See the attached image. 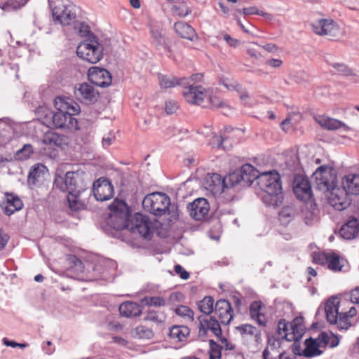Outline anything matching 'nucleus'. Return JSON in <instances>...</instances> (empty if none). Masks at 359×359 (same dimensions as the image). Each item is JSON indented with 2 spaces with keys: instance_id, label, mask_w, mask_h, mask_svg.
Listing matches in <instances>:
<instances>
[{
  "instance_id": "obj_1",
  "label": "nucleus",
  "mask_w": 359,
  "mask_h": 359,
  "mask_svg": "<svg viewBox=\"0 0 359 359\" xmlns=\"http://www.w3.org/2000/svg\"><path fill=\"white\" fill-rule=\"evenodd\" d=\"M242 175L243 186H250L255 180L264 194L262 202L266 206L273 208L280 205L283 201L280 176L277 171L264 172L260 173L250 164H245L240 169Z\"/></svg>"
},
{
  "instance_id": "obj_2",
  "label": "nucleus",
  "mask_w": 359,
  "mask_h": 359,
  "mask_svg": "<svg viewBox=\"0 0 359 359\" xmlns=\"http://www.w3.org/2000/svg\"><path fill=\"white\" fill-rule=\"evenodd\" d=\"M111 213L107 224L116 230L128 229L134 233H139L146 240H150L153 236V224L149 217L141 213L135 214L130 220L131 213L126 203L115 199L109 205Z\"/></svg>"
},
{
  "instance_id": "obj_3",
  "label": "nucleus",
  "mask_w": 359,
  "mask_h": 359,
  "mask_svg": "<svg viewBox=\"0 0 359 359\" xmlns=\"http://www.w3.org/2000/svg\"><path fill=\"white\" fill-rule=\"evenodd\" d=\"M54 105L57 111H47L43 118V124L48 128L78 130V121L74 116L80 113V106L68 97H56Z\"/></svg>"
},
{
  "instance_id": "obj_4",
  "label": "nucleus",
  "mask_w": 359,
  "mask_h": 359,
  "mask_svg": "<svg viewBox=\"0 0 359 359\" xmlns=\"http://www.w3.org/2000/svg\"><path fill=\"white\" fill-rule=\"evenodd\" d=\"M83 172L69 171L65 176L56 175L54 187L63 192H67V199L72 210L77 211L83 208L84 204L79 199L80 194L85 190Z\"/></svg>"
},
{
  "instance_id": "obj_5",
  "label": "nucleus",
  "mask_w": 359,
  "mask_h": 359,
  "mask_svg": "<svg viewBox=\"0 0 359 359\" xmlns=\"http://www.w3.org/2000/svg\"><path fill=\"white\" fill-rule=\"evenodd\" d=\"M76 54L83 60L95 64L103 57V46L99 43L96 36L91 35L89 39L79 44Z\"/></svg>"
},
{
  "instance_id": "obj_6",
  "label": "nucleus",
  "mask_w": 359,
  "mask_h": 359,
  "mask_svg": "<svg viewBox=\"0 0 359 359\" xmlns=\"http://www.w3.org/2000/svg\"><path fill=\"white\" fill-rule=\"evenodd\" d=\"M52 16L55 24L69 25L76 18V6L72 4H65L62 0H48Z\"/></svg>"
},
{
  "instance_id": "obj_7",
  "label": "nucleus",
  "mask_w": 359,
  "mask_h": 359,
  "mask_svg": "<svg viewBox=\"0 0 359 359\" xmlns=\"http://www.w3.org/2000/svg\"><path fill=\"white\" fill-rule=\"evenodd\" d=\"M170 205V198L164 193L154 192L148 194L142 201L144 209L156 216L166 214Z\"/></svg>"
},
{
  "instance_id": "obj_8",
  "label": "nucleus",
  "mask_w": 359,
  "mask_h": 359,
  "mask_svg": "<svg viewBox=\"0 0 359 359\" xmlns=\"http://www.w3.org/2000/svg\"><path fill=\"white\" fill-rule=\"evenodd\" d=\"M316 188L323 192L330 191L336 187L337 175L335 171L327 165H321L313 175Z\"/></svg>"
},
{
  "instance_id": "obj_9",
  "label": "nucleus",
  "mask_w": 359,
  "mask_h": 359,
  "mask_svg": "<svg viewBox=\"0 0 359 359\" xmlns=\"http://www.w3.org/2000/svg\"><path fill=\"white\" fill-rule=\"evenodd\" d=\"M74 95L81 102L89 105L97 102L99 93L90 84L82 83L75 86Z\"/></svg>"
},
{
  "instance_id": "obj_10",
  "label": "nucleus",
  "mask_w": 359,
  "mask_h": 359,
  "mask_svg": "<svg viewBox=\"0 0 359 359\" xmlns=\"http://www.w3.org/2000/svg\"><path fill=\"white\" fill-rule=\"evenodd\" d=\"M88 78L90 82L97 86L106 88L112 82L111 73L104 68L92 67L88 69Z\"/></svg>"
},
{
  "instance_id": "obj_11",
  "label": "nucleus",
  "mask_w": 359,
  "mask_h": 359,
  "mask_svg": "<svg viewBox=\"0 0 359 359\" xmlns=\"http://www.w3.org/2000/svg\"><path fill=\"white\" fill-rule=\"evenodd\" d=\"M93 193L97 201H108L114 196V187L109 180L100 177L93 183Z\"/></svg>"
},
{
  "instance_id": "obj_12",
  "label": "nucleus",
  "mask_w": 359,
  "mask_h": 359,
  "mask_svg": "<svg viewBox=\"0 0 359 359\" xmlns=\"http://www.w3.org/2000/svg\"><path fill=\"white\" fill-rule=\"evenodd\" d=\"M330 191V195L328 198L329 203L336 210L341 211L349 206L351 199L350 198V196L343 188L336 186Z\"/></svg>"
},
{
  "instance_id": "obj_13",
  "label": "nucleus",
  "mask_w": 359,
  "mask_h": 359,
  "mask_svg": "<svg viewBox=\"0 0 359 359\" xmlns=\"http://www.w3.org/2000/svg\"><path fill=\"white\" fill-rule=\"evenodd\" d=\"M293 191L299 200L304 202H308L313 196L309 180L302 175H296L294 177Z\"/></svg>"
},
{
  "instance_id": "obj_14",
  "label": "nucleus",
  "mask_w": 359,
  "mask_h": 359,
  "mask_svg": "<svg viewBox=\"0 0 359 359\" xmlns=\"http://www.w3.org/2000/svg\"><path fill=\"white\" fill-rule=\"evenodd\" d=\"M183 95L185 100L191 103L201 105L204 102V99L207 97L208 91L201 86H194V84H186Z\"/></svg>"
},
{
  "instance_id": "obj_15",
  "label": "nucleus",
  "mask_w": 359,
  "mask_h": 359,
  "mask_svg": "<svg viewBox=\"0 0 359 359\" xmlns=\"http://www.w3.org/2000/svg\"><path fill=\"white\" fill-rule=\"evenodd\" d=\"M313 32L318 35L336 36L339 29L337 24L332 19H320L311 24Z\"/></svg>"
},
{
  "instance_id": "obj_16",
  "label": "nucleus",
  "mask_w": 359,
  "mask_h": 359,
  "mask_svg": "<svg viewBox=\"0 0 359 359\" xmlns=\"http://www.w3.org/2000/svg\"><path fill=\"white\" fill-rule=\"evenodd\" d=\"M199 321V334L206 336L208 331H211L215 337H220L222 334L220 324L218 320L211 316H200L198 317Z\"/></svg>"
},
{
  "instance_id": "obj_17",
  "label": "nucleus",
  "mask_w": 359,
  "mask_h": 359,
  "mask_svg": "<svg viewBox=\"0 0 359 359\" xmlns=\"http://www.w3.org/2000/svg\"><path fill=\"white\" fill-rule=\"evenodd\" d=\"M187 210L192 218L201 220L208 215L210 206L207 199L198 198L188 204Z\"/></svg>"
},
{
  "instance_id": "obj_18",
  "label": "nucleus",
  "mask_w": 359,
  "mask_h": 359,
  "mask_svg": "<svg viewBox=\"0 0 359 359\" xmlns=\"http://www.w3.org/2000/svg\"><path fill=\"white\" fill-rule=\"evenodd\" d=\"M215 313L222 325H227L233 318V311L231 304L226 299H219L215 306Z\"/></svg>"
},
{
  "instance_id": "obj_19",
  "label": "nucleus",
  "mask_w": 359,
  "mask_h": 359,
  "mask_svg": "<svg viewBox=\"0 0 359 359\" xmlns=\"http://www.w3.org/2000/svg\"><path fill=\"white\" fill-rule=\"evenodd\" d=\"M236 330L240 333L245 341H251L255 346H258L262 342V334L260 330L250 324H243L236 327Z\"/></svg>"
},
{
  "instance_id": "obj_20",
  "label": "nucleus",
  "mask_w": 359,
  "mask_h": 359,
  "mask_svg": "<svg viewBox=\"0 0 359 359\" xmlns=\"http://www.w3.org/2000/svg\"><path fill=\"white\" fill-rule=\"evenodd\" d=\"M116 263L112 259H102L93 266L95 276L104 280L109 279L116 269Z\"/></svg>"
},
{
  "instance_id": "obj_21",
  "label": "nucleus",
  "mask_w": 359,
  "mask_h": 359,
  "mask_svg": "<svg viewBox=\"0 0 359 359\" xmlns=\"http://www.w3.org/2000/svg\"><path fill=\"white\" fill-rule=\"evenodd\" d=\"M339 236L344 240H352L359 236V221L354 217H350L340 228Z\"/></svg>"
},
{
  "instance_id": "obj_22",
  "label": "nucleus",
  "mask_w": 359,
  "mask_h": 359,
  "mask_svg": "<svg viewBox=\"0 0 359 359\" xmlns=\"http://www.w3.org/2000/svg\"><path fill=\"white\" fill-rule=\"evenodd\" d=\"M23 207V203L21 199L14 194L6 193L5 201L3 203L2 208L7 215H11L16 211L21 210Z\"/></svg>"
},
{
  "instance_id": "obj_23",
  "label": "nucleus",
  "mask_w": 359,
  "mask_h": 359,
  "mask_svg": "<svg viewBox=\"0 0 359 359\" xmlns=\"http://www.w3.org/2000/svg\"><path fill=\"white\" fill-rule=\"evenodd\" d=\"M316 120L323 128L329 130L342 128L344 131H348L351 129L349 126L342 121L328 116H319L316 118Z\"/></svg>"
},
{
  "instance_id": "obj_24",
  "label": "nucleus",
  "mask_w": 359,
  "mask_h": 359,
  "mask_svg": "<svg viewBox=\"0 0 359 359\" xmlns=\"http://www.w3.org/2000/svg\"><path fill=\"white\" fill-rule=\"evenodd\" d=\"M325 311L327 322L330 325H334L341 313L339 312V301L337 298L328 299L325 306Z\"/></svg>"
},
{
  "instance_id": "obj_25",
  "label": "nucleus",
  "mask_w": 359,
  "mask_h": 359,
  "mask_svg": "<svg viewBox=\"0 0 359 359\" xmlns=\"http://www.w3.org/2000/svg\"><path fill=\"white\" fill-rule=\"evenodd\" d=\"M348 195L359 194V175L349 174L342 179V187Z\"/></svg>"
},
{
  "instance_id": "obj_26",
  "label": "nucleus",
  "mask_w": 359,
  "mask_h": 359,
  "mask_svg": "<svg viewBox=\"0 0 359 359\" xmlns=\"http://www.w3.org/2000/svg\"><path fill=\"white\" fill-rule=\"evenodd\" d=\"M121 316L126 318H134L140 316L142 312L141 306L133 302H125L118 308Z\"/></svg>"
},
{
  "instance_id": "obj_27",
  "label": "nucleus",
  "mask_w": 359,
  "mask_h": 359,
  "mask_svg": "<svg viewBox=\"0 0 359 359\" xmlns=\"http://www.w3.org/2000/svg\"><path fill=\"white\" fill-rule=\"evenodd\" d=\"M48 171L47 168L41 163H36L34 165L28 174L27 184L29 187H33L37 184L45 174Z\"/></svg>"
},
{
  "instance_id": "obj_28",
  "label": "nucleus",
  "mask_w": 359,
  "mask_h": 359,
  "mask_svg": "<svg viewBox=\"0 0 359 359\" xmlns=\"http://www.w3.org/2000/svg\"><path fill=\"white\" fill-rule=\"evenodd\" d=\"M176 33L182 38L189 41H194L196 37V33L191 26L184 22H177L174 25Z\"/></svg>"
},
{
  "instance_id": "obj_29",
  "label": "nucleus",
  "mask_w": 359,
  "mask_h": 359,
  "mask_svg": "<svg viewBox=\"0 0 359 359\" xmlns=\"http://www.w3.org/2000/svg\"><path fill=\"white\" fill-rule=\"evenodd\" d=\"M208 188L212 191H223L225 187V180L217 173L208 174L205 179Z\"/></svg>"
},
{
  "instance_id": "obj_30",
  "label": "nucleus",
  "mask_w": 359,
  "mask_h": 359,
  "mask_svg": "<svg viewBox=\"0 0 359 359\" xmlns=\"http://www.w3.org/2000/svg\"><path fill=\"white\" fill-rule=\"evenodd\" d=\"M304 344L306 346L304 350L302 351L303 356L306 358H312L317 355H320L323 351L319 349L320 343L316 339L310 337L305 340Z\"/></svg>"
},
{
  "instance_id": "obj_31",
  "label": "nucleus",
  "mask_w": 359,
  "mask_h": 359,
  "mask_svg": "<svg viewBox=\"0 0 359 359\" xmlns=\"http://www.w3.org/2000/svg\"><path fill=\"white\" fill-rule=\"evenodd\" d=\"M151 34L152 37V43L158 50L164 53L171 52L168 43V39L159 31L151 29Z\"/></svg>"
},
{
  "instance_id": "obj_32",
  "label": "nucleus",
  "mask_w": 359,
  "mask_h": 359,
  "mask_svg": "<svg viewBox=\"0 0 359 359\" xmlns=\"http://www.w3.org/2000/svg\"><path fill=\"white\" fill-rule=\"evenodd\" d=\"M262 308V303L259 301H254L250 306V315L252 319L255 320L259 325L265 326V316L260 311Z\"/></svg>"
},
{
  "instance_id": "obj_33",
  "label": "nucleus",
  "mask_w": 359,
  "mask_h": 359,
  "mask_svg": "<svg viewBox=\"0 0 359 359\" xmlns=\"http://www.w3.org/2000/svg\"><path fill=\"white\" fill-rule=\"evenodd\" d=\"M159 83L162 88H168L175 86H185L186 84H189V80L184 77L177 79L175 77L170 78L166 76L161 75L159 76Z\"/></svg>"
},
{
  "instance_id": "obj_34",
  "label": "nucleus",
  "mask_w": 359,
  "mask_h": 359,
  "mask_svg": "<svg viewBox=\"0 0 359 359\" xmlns=\"http://www.w3.org/2000/svg\"><path fill=\"white\" fill-rule=\"evenodd\" d=\"M190 333L189 328L187 326L175 325L170 329L169 336L172 339L183 341Z\"/></svg>"
},
{
  "instance_id": "obj_35",
  "label": "nucleus",
  "mask_w": 359,
  "mask_h": 359,
  "mask_svg": "<svg viewBox=\"0 0 359 359\" xmlns=\"http://www.w3.org/2000/svg\"><path fill=\"white\" fill-rule=\"evenodd\" d=\"M297 215L296 209L293 206L284 207L278 215V219L282 225H287Z\"/></svg>"
},
{
  "instance_id": "obj_36",
  "label": "nucleus",
  "mask_w": 359,
  "mask_h": 359,
  "mask_svg": "<svg viewBox=\"0 0 359 359\" xmlns=\"http://www.w3.org/2000/svg\"><path fill=\"white\" fill-rule=\"evenodd\" d=\"M214 299L210 296L205 297L198 303V308L200 311L204 313L203 316H210L214 311Z\"/></svg>"
},
{
  "instance_id": "obj_37",
  "label": "nucleus",
  "mask_w": 359,
  "mask_h": 359,
  "mask_svg": "<svg viewBox=\"0 0 359 359\" xmlns=\"http://www.w3.org/2000/svg\"><path fill=\"white\" fill-rule=\"evenodd\" d=\"M225 180L224 188H231L240 183L243 184L242 175L240 170H237L233 172L229 173L227 176L224 177Z\"/></svg>"
},
{
  "instance_id": "obj_38",
  "label": "nucleus",
  "mask_w": 359,
  "mask_h": 359,
  "mask_svg": "<svg viewBox=\"0 0 359 359\" xmlns=\"http://www.w3.org/2000/svg\"><path fill=\"white\" fill-rule=\"evenodd\" d=\"M325 62L331 67H332L336 72L343 76H350L353 74V71L351 68L347 67L344 63L332 62L327 57L325 58Z\"/></svg>"
},
{
  "instance_id": "obj_39",
  "label": "nucleus",
  "mask_w": 359,
  "mask_h": 359,
  "mask_svg": "<svg viewBox=\"0 0 359 359\" xmlns=\"http://www.w3.org/2000/svg\"><path fill=\"white\" fill-rule=\"evenodd\" d=\"M327 264L328 269L333 271H339L341 270L343 266L341 264L339 255L334 252H328Z\"/></svg>"
},
{
  "instance_id": "obj_40",
  "label": "nucleus",
  "mask_w": 359,
  "mask_h": 359,
  "mask_svg": "<svg viewBox=\"0 0 359 359\" xmlns=\"http://www.w3.org/2000/svg\"><path fill=\"white\" fill-rule=\"evenodd\" d=\"M134 336L140 339H151L154 336L153 331L145 326L140 325L135 327L133 331Z\"/></svg>"
},
{
  "instance_id": "obj_41",
  "label": "nucleus",
  "mask_w": 359,
  "mask_h": 359,
  "mask_svg": "<svg viewBox=\"0 0 359 359\" xmlns=\"http://www.w3.org/2000/svg\"><path fill=\"white\" fill-rule=\"evenodd\" d=\"M210 351L209 358L210 359H220L222 356V348H223L213 339L209 340Z\"/></svg>"
},
{
  "instance_id": "obj_42",
  "label": "nucleus",
  "mask_w": 359,
  "mask_h": 359,
  "mask_svg": "<svg viewBox=\"0 0 359 359\" xmlns=\"http://www.w3.org/2000/svg\"><path fill=\"white\" fill-rule=\"evenodd\" d=\"M219 84L223 85L227 90L231 91L240 92L241 90V85L233 79L222 78L219 80Z\"/></svg>"
},
{
  "instance_id": "obj_43",
  "label": "nucleus",
  "mask_w": 359,
  "mask_h": 359,
  "mask_svg": "<svg viewBox=\"0 0 359 359\" xmlns=\"http://www.w3.org/2000/svg\"><path fill=\"white\" fill-rule=\"evenodd\" d=\"M142 303L147 306H163L165 300L161 297H145L142 299Z\"/></svg>"
},
{
  "instance_id": "obj_44",
  "label": "nucleus",
  "mask_w": 359,
  "mask_h": 359,
  "mask_svg": "<svg viewBox=\"0 0 359 359\" xmlns=\"http://www.w3.org/2000/svg\"><path fill=\"white\" fill-rule=\"evenodd\" d=\"M208 96L209 103H210V105L211 107L224 108V107H229V105L224 101H223L218 96L213 95L212 93H208L207 97Z\"/></svg>"
},
{
  "instance_id": "obj_45",
  "label": "nucleus",
  "mask_w": 359,
  "mask_h": 359,
  "mask_svg": "<svg viewBox=\"0 0 359 359\" xmlns=\"http://www.w3.org/2000/svg\"><path fill=\"white\" fill-rule=\"evenodd\" d=\"M337 326L339 331L346 332L351 326L350 319L346 316H343L341 313V316L339 317L337 322L334 324Z\"/></svg>"
},
{
  "instance_id": "obj_46",
  "label": "nucleus",
  "mask_w": 359,
  "mask_h": 359,
  "mask_svg": "<svg viewBox=\"0 0 359 359\" xmlns=\"http://www.w3.org/2000/svg\"><path fill=\"white\" fill-rule=\"evenodd\" d=\"M43 142L45 144L57 146L61 143V138L55 133H46L44 135Z\"/></svg>"
},
{
  "instance_id": "obj_47",
  "label": "nucleus",
  "mask_w": 359,
  "mask_h": 359,
  "mask_svg": "<svg viewBox=\"0 0 359 359\" xmlns=\"http://www.w3.org/2000/svg\"><path fill=\"white\" fill-rule=\"evenodd\" d=\"M144 320L156 323H161L165 320V316L160 312L151 310L148 311L146 317L144 318Z\"/></svg>"
},
{
  "instance_id": "obj_48",
  "label": "nucleus",
  "mask_w": 359,
  "mask_h": 359,
  "mask_svg": "<svg viewBox=\"0 0 359 359\" xmlns=\"http://www.w3.org/2000/svg\"><path fill=\"white\" fill-rule=\"evenodd\" d=\"M175 313L180 316L194 320V311L187 306L180 305L175 309Z\"/></svg>"
},
{
  "instance_id": "obj_49",
  "label": "nucleus",
  "mask_w": 359,
  "mask_h": 359,
  "mask_svg": "<svg viewBox=\"0 0 359 359\" xmlns=\"http://www.w3.org/2000/svg\"><path fill=\"white\" fill-rule=\"evenodd\" d=\"M68 260L70 264H73L72 266H71V268L76 273H79L83 271V264L81 262V260H80L76 256L70 255L68 258Z\"/></svg>"
},
{
  "instance_id": "obj_50",
  "label": "nucleus",
  "mask_w": 359,
  "mask_h": 359,
  "mask_svg": "<svg viewBox=\"0 0 359 359\" xmlns=\"http://www.w3.org/2000/svg\"><path fill=\"white\" fill-rule=\"evenodd\" d=\"M172 11L175 15L181 18L187 16L191 12V8L186 5H175L172 7Z\"/></svg>"
},
{
  "instance_id": "obj_51",
  "label": "nucleus",
  "mask_w": 359,
  "mask_h": 359,
  "mask_svg": "<svg viewBox=\"0 0 359 359\" xmlns=\"http://www.w3.org/2000/svg\"><path fill=\"white\" fill-rule=\"evenodd\" d=\"M281 341L279 338H276L274 336H268L267 346L269 349L273 352H278L280 348Z\"/></svg>"
},
{
  "instance_id": "obj_52",
  "label": "nucleus",
  "mask_w": 359,
  "mask_h": 359,
  "mask_svg": "<svg viewBox=\"0 0 359 359\" xmlns=\"http://www.w3.org/2000/svg\"><path fill=\"white\" fill-rule=\"evenodd\" d=\"M33 152L34 151L32 146L30 144H26L22 147V149L18 151L17 154L18 156H19V158L27 159L31 156L32 154H33Z\"/></svg>"
},
{
  "instance_id": "obj_53",
  "label": "nucleus",
  "mask_w": 359,
  "mask_h": 359,
  "mask_svg": "<svg viewBox=\"0 0 359 359\" xmlns=\"http://www.w3.org/2000/svg\"><path fill=\"white\" fill-rule=\"evenodd\" d=\"M179 109V105L175 100H168L165 103V111L167 114H175Z\"/></svg>"
},
{
  "instance_id": "obj_54",
  "label": "nucleus",
  "mask_w": 359,
  "mask_h": 359,
  "mask_svg": "<svg viewBox=\"0 0 359 359\" xmlns=\"http://www.w3.org/2000/svg\"><path fill=\"white\" fill-rule=\"evenodd\" d=\"M327 258H328V253L318 252V253H315L313 255V262H315L316 264H318L320 265H324V264H327Z\"/></svg>"
},
{
  "instance_id": "obj_55",
  "label": "nucleus",
  "mask_w": 359,
  "mask_h": 359,
  "mask_svg": "<svg viewBox=\"0 0 359 359\" xmlns=\"http://www.w3.org/2000/svg\"><path fill=\"white\" fill-rule=\"evenodd\" d=\"M242 13L245 15L256 14V15H258L260 16H264L266 14L264 12L259 10L257 7H255V6L245 8L242 10Z\"/></svg>"
},
{
  "instance_id": "obj_56",
  "label": "nucleus",
  "mask_w": 359,
  "mask_h": 359,
  "mask_svg": "<svg viewBox=\"0 0 359 359\" xmlns=\"http://www.w3.org/2000/svg\"><path fill=\"white\" fill-rule=\"evenodd\" d=\"M175 272L180 276V277L183 280H187L189 278V273L184 268L180 265L177 264L174 267Z\"/></svg>"
},
{
  "instance_id": "obj_57",
  "label": "nucleus",
  "mask_w": 359,
  "mask_h": 359,
  "mask_svg": "<svg viewBox=\"0 0 359 359\" xmlns=\"http://www.w3.org/2000/svg\"><path fill=\"white\" fill-rule=\"evenodd\" d=\"M330 336L325 332H322L319 334L317 341L320 343V346H327L330 344Z\"/></svg>"
},
{
  "instance_id": "obj_58",
  "label": "nucleus",
  "mask_w": 359,
  "mask_h": 359,
  "mask_svg": "<svg viewBox=\"0 0 359 359\" xmlns=\"http://www.w3.org/2000/svg\"><path fill=\"white\" fill-rule=\"evenodd\" d=\"M79 33L81 36L82 37H87V39H89L91 35H94L89 29V27L84 24L81 23L80 25L79 29Z\"/></svg>"
},
{
  "instance_id": "obj_59",
  "label": "nucleus",
  "mask_w": 359,
  "mask_h": 359,
  "mask_svg": "<svg viewBox=\"0 0 359 359\" xmlns=\"http://www.w3.org/2000/svg\"><path fill=\"white\" fill-rule=\"evenodd\" d=\"M219 340L221 341V343L223 344V347L226 350L232 351L235 349V345L230 341H228V339L226 337H222L220 335V337H217Z\"/></svg>"
},
{
  "instance_id": "obj_60",
  "label": "nucleus",
  "mask_w": 359,
  "mask_h": 359,
  "mask_svg": "<svg viewBox=\"0 0 359 359\" xmlns=\"http://www.w3.org/2000/svg\"><path fill=\"white\" fill-rule=\"evenodd\" d=\"M115 140V136L112 133H109L102 138V146L104 148L110 146Z\"/></svg>"
},
{
  "instance_id": "obj_61",
  "label": "nucleus",
  "mask_w": 359,
  "mask_h": 359,
  "mask_svg": "<svg viewBox=\"0 0 359 359\" xmlns=\"http://www.w3.org/2000/svg\"><path fill=\"white\" fill-rule=\"evenodd\" d=\"M224 40L232 47H236L239 44V41L232 38L230 35L225 34L223 35Z\"/></svg>"
},
{
  "instance_id": "obj_62",
  "label": "nucleus",
  "mask_w": 359,
  "mask_h": 359,
  "mask_svg": "<svg viewBox=\"0 0 359 359\" xmlns=\"http://www.w3.org/2000/svg\"><path fill=\"white\" fill-rule=\"evenodd\" d=\"M350 300L352 303L359 304V287H355L351 292Z\"/></svg>"
},
{
  "instance_id": "obj_63",
  "label": "nucleus",
  "mask_w": 359,
  "mask_h": 359,
  "mask_svg": "<svg viewBox=\"0 0 359 359\" xmlns=\"http://www.w3.org/2000/svg\"><path fill=\"white\" fill-rule=\"evenodd\" d=\"M226 140H227L226 137H222L215 136L213 138L214 142H217V147L223 149H228L226 145H224V142H226Z\"/></svg>"
},
{
  "instance_id": "obj_64",
  "label": "nucleus",
  "mask_w": 359,
  "mask_h": 359,
  "mask_svg": "<svg viewBox=\"0 0 359 359\" xmlns=\"http://www.w3.org/2000/svg\"><path fill=\"white\" fill-rule=\"evenodd\" d=\"M266 65L269 66L273 67V68H278L280 67L283 64V61L279 59H270L266 61Z\"/></svg>"
}]
</instances>
